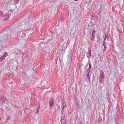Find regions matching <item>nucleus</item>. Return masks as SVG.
<instances>
[{
    "label": "nucleus",
    "mask_w": 124,
    "mask_h": 124,
    "mask_svg": "<svg viewBox=\"0 0 124 124\" xmlns=\"http://www.w3.org/2000/svg\"><path fill=\"white\" fill-rule=\"evenodd\" d=\"M49 103L51 108H52L54 106V103L53 99V98H51L49 101Z\"/></svg>",
    "instance_id": "1"
},
{
    "label": "nucleus",
    "mask_w": 124,
    "mask_h": 124,
    "mask_svg": "<svg viewBox=\"0 0 124 124\" xmlns=\"http://www.w3.org/2000/svg\"><path fill=\"white\" fill-rule=\"evenodd\" d=\"M104 74L103 72H101L100 73V82H101V80H102L104 78Z\"/></svg>",
    "instance_id": "2"
},
{
    "label": "nucleus",
    "mask_w": 124,
    "mask_h": 124,
    "mask_svg": "<svg viewBox=\"0 0 124 124\" xmlns=\"http://www.w3.org/2000/svg\"><path fill=\"white\" fill-rule=\"evenodd\" d=\"M3 17H4L5 19H8L10 17L9 14L7 13L5 15H4Z\"/></svg>",
    "instance_id": "3"
},
{
    "label": "nucleus",
    "mask_w": 124,
    "mask_h": 124,
    "mask_svg": "<svg viewBox=\"0 0 124 124\" xmlns=\"http://www.w3.org/2000/svg\"><path fill=\"white\" fill-rule=\"evenodd\" d=\"M6 57V56H5V55H3L0 58V61H1L2 60L4 59L5 57Z\"/></svg>",
    "instance_id": "4"
},
{
    "label": "nucleus",
    "mask_w": 124,
    "mask_h": 124,
    "mask_svg": "<svg viewBox=\"0 0 124 124\" xmlns=\"http://www.w3.org/2000/svg\"><path fill=\"white\" fill-rule=\"evenodd\" d=\"M64 16V15L63 14H62L61 16V19L62 21L64 20V18L63 17V16Z\"/></svg>",
    "instance_id": "5"
},
{
    "label": "nucleus",
    "mask_w": 124,
    "mask_h": 124,
    "mask_svg": "<svg viewBox=\"0 0 124 124\" xmlns=\"http://www.w3.org/2000/svg\"><path fill=\"white\" fill-rule=\"evenodd\" d=\"M1 100L3 102H4L6 101V98L5 97H3L1 98Z\"/></svg>",
    "instance_id": "6"
},
{
    "label": "nucleus",
    "mask_w": 124,
    "mask_h": 124,
    "mask_svg": "<svg viewBox=\"0 0 124 124\" xmlns=\"http://www.w3.org/2000/svg\"><path fill=\"white\" fill-rule=\"evenodd\" d=\"M95 33V30H93L92 31V36H94V34Z\"/></svg>",
    "instance_id": "7"
},
{
    "label": "nucleus",
    "mask_w": 124,
    "mask_h": 124,
    "mask_svg": "<svg viewBox=\"0 0 124 124\" xmlns=\"http://www.w3.org/2000/svg\"><path fill=\"white\" fill-rule=\"evenodd\" d=\"M66 104V102L64 100H63L62 101V104Z\"/></svg>",
    "instance_id": "8"
},
{
    "label": "nucleus",
    "mask_w": 124,
    "mask_h": 124,
    "mask_svg": "<svg viewBox=\"0 0 124 124\" xmlns=\"http://www.w3.org/2000/svg\"><path fill=\"white\" fill-rule=\"evenodd\" d=\"M62 106H63V108H65L66 106V104H62Z\"/></svg>",
    "instance_id": "9"
},
{
    "label": "nucleus",
    "mask_w": 124,
    "mask_h": 124,
    "mask_svg": "<svg viewBox=\"0 0 124 124\" xmlns=\"http://www.w3.org/2000/svg\"><path fill=\"white\" fill-rule=\"evenodd\" d=\"M0 14L1 16H3L4 15L3 13L1 11H0Z\"/></svg>",
    "instance_id": "10"
},
{
    "label": "nucleus",
    "mask_w": 124,
    "mask_h": 124,
    "mask_svg": "<svg viewBox=\"0 0 124 124\" xmlns=\"http://www.w3.org/2000/svg\"><path fill=\"white\" fill-rule=\"evenodd\" d=\"M101 120V118H99L98 120V123H100Z\"/></svg>",
    "instance_id": "11"
},
{
    "label": "nucleus",
    "mask_w": 124,
    "mask_h": 124,
    "mask_svg": "<svg viewBox=\"0 0 124 124\" xmlns=\"http://www.w3.org/2000/svg\"><path fill=\"white\" fill-rule=\"evenodd\" d=\"M92 36L93 37L91 38V40H92L93 41L94 39V36Z\"/></svg>",
    "instance_id": "12"
},
{
    "label": "nucleus",
    "mask_w": 124,
    "mask_h": 124,
    "mask_svg": "<svg viewBox=\"0 0 124 124\" xmlns=\"http://www.w3.org/2000/svg\"><path fill=\"white\" fill-rule=\"evenodd\" d=\"M19 0H14L15 2L16 3L18 2Z\"/></svg>",
    "instance_id": "13"
},
{
    "label": "nucleus",
    "mask_w": 124,
    "mask_h": 124,
    "mask_svg": "<svg viewBox=\"0 0 124 124\" xmlns=\"http://www.w3.org/2000/svg\"><path fill=\"white\" fill-rule=\"evenodd\" d=\"M105 42H103V46H104V47L106 48V47L105 46Z\"/></svg>",
    "instance_id": "14"
},
{
    "label": "nucleus",
    "mask_w": 124,
    "mask_h": 124,
    "mask_svg": "<svg viewBox=\"0 0 124 124\" xmlns=\"http://www.w3.org/2000/svg\"><path fill=\"white\" fill-rule=\"evenodd\" d=\"M107 36L106 35V34H105V38L104 39V41L103 42H105V40L106 39V38H107Z\"/></svg>",
    "instance_id": "15"
},
{
    "label": "nucleus",
    "mask_w": 124,
    "mask_h": 124,
    "mask_svg": "<svg viewBox=\"0 0 124 124\" xmlns=\"http://www.w3.org/2000/svg\"><path fill=\"white\" fill-rule=\"evenodd\" d=\"M91 16L92 17H94L95 16V15H91Z\"/></svg>",
    "instance_id": "16"
},
{
    "label": "nucleus",
    "mask_w": 124,
    "mask_h": 124,
    "mask_svg": "<svg viewBox=\"0 0 124 124\" xmlns=\"http://www.w3.org/2000/svg\"><path fill=\"white\" fill-rule=\"evenodd\" d=\"M91 66L90 65H90H89V68L90 69L91 68Z\"/></svg>",
    "instance_id": "17"
},
{
    "label": "nucleus",
    "mask_w": 124,
    "mask_h": 124,
    "mask_svg": "<svg viewBox=\"0 0 124 124\" xmlns=\"http://www.w3.org/2000/svg\"><path fill=\"white\" fill-rule=\"evenodd\" d=\"M7 54V53L6 52H5L4 53V54Z\"/></svg>",
    "instance_id": "18"
},
{
    "label": "nucleus",
    "mask_w": 124,
    "mask_h": 124,
    "mask_svg": "<svg viewBox=\"0 0 124 124\" xmlns=\"http://www.w3.org/2000/svg\"><path fill=\"white\" fill-rule=\"evenodd\" d=\"M89 52H90V54H91V50L90 49V50L89 51Z\"/></svg>",
    "instance_id": "19"
},
{
    "label": "nucleus",
    "mask_w": 124,
    "mask_h": 124,
    "mask_svg": "<svg viewBox=\"0 0 124 124\" xmlns=\"http://www.w3.org/2000/svg\"><path fill=\"white\" fill-rule=\"evenodd\" d=\"M1 120V118L0 116V121Z\"/></svg>",
    "instance_id": "20"
}]
</instances>
